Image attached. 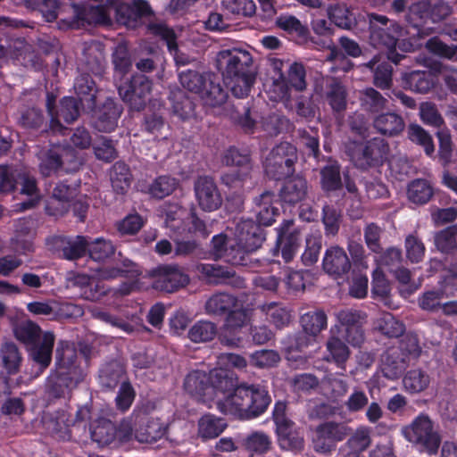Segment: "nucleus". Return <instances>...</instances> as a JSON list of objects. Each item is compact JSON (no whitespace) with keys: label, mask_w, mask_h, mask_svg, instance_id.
<instances>
[{"label":"nucleus","mask_w":457,"mask_h":457,"mask_svg":"<svg viewBox=\"0 0 457 457\" xmlns=\"http://www.w3.org/2000/svg\"><path fill=\"white\" fill-rule=\"evenodd\" d=\"M347 93L345 87L337 80H333L328 87L327 101L331 109L340 112L346 108Z\"/></svg>","instance_id":"obj_56"},{"label":"nucleus","mask_w":457,"mask_h":457,"mask_svg":"<svg viewBox=\"0 0 457 457\" xmlns=\"http://www.w3.org/2000/svg\"><path fill=\"white\" fill-rule=\"evenodd\" d=\"M116 424L107 419H99L91 428V438L104 446L115 440Z\"/></svg>","instance_id":"obj_47"},{"label":"nucleus","mask_w":457,"mask_h":457,"mask_svg":"<svg viewBox=\"0 0 457 457\" xmlns=\"http://www.w3.org/2000/svg\"><path fill=\"white\" fill-rule=\"evenodd\" d=\"M330 22L336 26L350 29L355 25L353 13L345 5L335 4L328 10Z\"/></svg>","instance_id":"obj_58"},{"label":"nucleus","mask_w":457,"mask_h":457,"mask_svg":"<svg viewBox=\"0 0 457 457\" xmlns=\"http://www.w3.org/2000/svg\"><path fill=\"white\" fill-rule=\"evenodd\" d=\"M436 249L443 253H451L457 249V226L451 225L437 231L434 237Z\"/></svg>","instance_id":"obj_51"},{"label":"nucleus","mask_w":457,"mask_h":457,"mask_svg":"<svg viewBox=\"0 0 457 457\" xmlns=\"http://www.w3.org/2000/svg\"><path fill=\"white\" fill-rule=\"evenodd\" d=\"M420 119L423 124L440 129L445 120L436 104L431 102H422L419 108Z\"/></svg>","instance_id":"obj_63"},{"label":"nucleus","mask_w":457,"mask_h":457,"mask_svg":"<svg viewBox=\"0 0 457 457\" xmlns=\"http://www.w3.org/2000/svg\"><path fill=\"white\" fill-rule=\"evenodd\" d=\"M285 180L278 191V202L283 205L295 206L303 202L308 193V182L302 175H290Z\"/></svg>","instance_id":"obj_15"},{"label":"nucleus","mask_w":457,"mask_h":457,"mask_svg":"<svg viewBox=\"0 0 457 457\" xmlns=\"http://www.w3.org/2000/svg\"><path fill=\"white\" fill-rule=\"evenodd\" d=\"M172 111L175 115L185 120L195 114V103L191 97L187 96L184 92L174 94L171 98Z\"/></svg>","instance_id":"obj_59"},{"label":"nucleus","mask_w":457,"mask_h":457,"mask_svg":"<svg viewBox=\"0 0 457 457\" xmlns=\"http://www.w3.org/2000/svg\"><path fill=\"white\" fill-rule=\"evenodd\" d=\"M267 319L277 328H283L290 323L291 311L283 303L271 302L263 306Z\"/></svg>","instance_id":"obj_49"},{"label":"nucleus","mask_w":457,"mask_h":457,"mask_svg":"<svg viewBox=\"0 0 457 457\" xmlns=\"http://www.w3.org/2000/svg\"><path fill=\"white\" fill-rule=\"evenodd\" d=\"M237 239L256 252L266 239L264 228L251 219L241 220L237 225Z\"/></svg>","instance_id":"obj_18"},{"label":"nucleus","mask_w":457,"mask_h":457,"mask_svg":"<svg viewBox=\"0 0 457 457\" xmlns=\"http://www.w3.org/2000/svg\"><path fill=\"white\" fill-rule=\"evenodd\" d=\"M351 352L346 344L336 336H330L326 342V353L324 360L327 362L334 363L342 370H346V361Z\"/></svg>","instance_id":"obj_29"},{"label":"nucleus","mask_w":457,"mask_h":457,"mask_svg":"<svg viewBox=\"0 0 457 457\" xmlns=\"http://www.w3.org/2000/svg\"><path fill=\"white\" fill-rule=\"evenodd\" d=\"M153 82L145 74L137 73L118 87V92L124 103L133 111L143 110L152 90Z\"/></svg>","instance_id":"obj_8"},{"label":"nucleus","mask_w":457,"mask_h":457,"mask_svg":"<svg viewBox=\"0 0 457 457\" xmlns=\"http://www.w3.org/2000/svg\"><path fill=\"white\" fill-rule=\"evenodd\" d=\"M210 383L212 387V395L220 392L224 397L235 394L236 388L239 386L237 376L225 369H214L210 371Z\"/></svg>","instance_id":"obj_26"},{"label":"nucleus","mask_w":457,"mask_h":457,"mask_svg":"<svg viewBox=\"0 0 457 457\" xmlns=\"http://www.w3.org/2000/svg\"><path fill=\"white\" fill-rule=\"evenodd\" d=\"M122 15L126 22H136L138 20L154 15V11L146 0H133L131 4L126 5Z\"/></svg>","instance_id":"obj_62"},{"label":"nucleus","mask_w":457,"mask_h":457,"mask_svg":"<svg viewBox=\"0 0 457 457\" xmlns=\"http://www.w3.org/2000/svg\"><path fill=\"white\" fill-rule=\"evenodd\" d=\"M237 443L245 450L258 454L267 453L271 447L270 437L262 431H253L245 436H239Z\"/></svg>","instance_id":"obj_42"},{"label":"nucleus","mask_w":457,"mask_h":457,"mask_svg":"<svg viewBox=\"0 0 457 457\" xmlns=\"http://www.w3.org/2000/svg\"><path fill=\"white\" fill-rule=\"evenodd\" d=\"M300 323L307 335L315 337L327 328L328 317L323 310L315 309L303 314Z\"/></svg>","instance_id":"obj_40"},{"label":"nucleus","mask_w":457,"mask_h":457,"mask_svg":"<svg viewBox=\"0 0 457 457\" xmlns=\"http://www.w3.org/2000/svg\"><path fill=\"white\" fill-rule=\"evenodd\" d=\"M196 271L209 284L234 285L239 278L233 270L215 263H199Z\"/></svg>","instance_id":"obj_23"},{"label":"nucleus","mask_w":457,"mask_h":457,"mask_svg":"<svg viewBox=\"0 0 457 457\" xmlns=\"http://www.w3.org/2000/svg\"><path fill=\"white\" fill-rule=\"evenodd\" d=\"M110 179L113 191L118 195H125L132 182L129 166L122 161L116 162L111 168Z\"/></svg>","instance_id":"obj_36"},{"label":"nucleus","mask_w":457,"mask_h":457,"mask_svg":"<svg viewBox=\"0 0 457 457\" xmlns=\"http://www.w3.org/2000/svg\"><path fill=\"white\" fill-rule=\"evenodd\" d=\"M231 119L235 124L240 126L246 133L253 132L256 125V120L251 115L249 102L244 105L233 104Z\"/></svg>","instance_id":"obj_60"},{"label":"nucleus","mask_w":457,"mask_h":457,"mask_svg":"<svg viewBox=\"0 0 457 457\" xmlns=\"http://www.w3.org/2000/svg\"><path fill=\"white\" fill-rule=\"evenodd\" d=\"M275 196L273 192L265 191L254 199L257 206V221L255 222L262 227L271 226L276 221V218L280 214L279 206L282 204L274 199Z\"/></svg>","instance_id":"obj_20"},{"label":"nucleus","mask_w":457,"mask_h":457,"mask_svg":"<svg viewBox=\"0 0 457 457\" xmlns=\"http://www.w3.org/2000/svg\"><path fill=\"white\" fill-rule=\"evenodd\" d=\"M390 152L389 144L381 137L358 143L350 154L351 160L361 170L382 166Z\"/></svg>","instance_id":"obj_7"},{"label":"nucleus","mask_w":457,"mask_h":457,"mask_svg":"<svg viewBox=\"0 0 457 457\" xmlns=\"http://www.w3.org/2000/svg\"><path fill=\"white\" fill-rule=\"evenodd\" d=\"M347 436V427L342 423L327 421L317 426L314 450L317 453H327L335 450L337 443L343 441Z\"/></svg>","instance_id":"obj_11"},{"label":"nucleus","mask_w":457,"mask_h":457,"mask_svg":"<svg viewBox=\"0 0 457 457\" xmlns=\"http://www.w3.org/2000/svg\"><path fill=\"white\" fill-rule=\"evenodd\" d=\"M54 344V334L47 332L43 336L42 342L36 345L32 351L33 360L39 365L41 373L49 367L52 361Z\"/></svg>","instance_id":"obj_45"},{"label":"nucleus","mask_w":457,"mask_h":457,"mask_svg":"<svg viewBox=\"0 0 457 457\" xmlns=\"http://www.w3.org/2000/svg\"><path fill=\"white\" fill-rule=\"evenodd\" d=\"M165 223L167 228L180 235L186 231V228H181V225L187 227L188 234H199L203 237H207L210 234L204 220H201L195 212H190L187 224L183 220L176 219L170 214H167Z\"/></svg>","instance_id":"obj_28"},{"label":"nucleus","mask_w":457,"mask_h":457,"mask_svg":"<svg viewBox=\"0 0 457 457\" xmlns=\"http://www.w3.org/2000/svg\"><path fill=\"white\" fill-rule=\"evenodd\" d=\"M167 432V426L158 418H140L136 429L135 436L140 443H154L162 438Z\"/></svg>","instance_id":"obj_25"},{"label":"nucleus","mask_w":457,"mask_h":457,"mask_svg":"<svg viewBox=\"0 0 457 457\" xmlns=\"http://www.w3.org/2000/svg\"><path fill=\"white\" fill-rule=\"evenodd\" d=\"M253 64V56L246 50L234 47L218 53L216 67L235 97L244 98L249 95L256 79Z\"/></svg>","instance_id":"obj_4"},{"label":"nucleus","mask_w":457,"mask_h":457,"mask_svg":"<svg viewBox=\"0 0 457 457\" xmlns=\"http://www.w3.org/2000/svg\"><path fill=\"white\" fill-rule=\"evenodd\" d=\"M149 274L154 278V287L168 293L185 287L190 280L188 275L175 264L159 265L152 269Z\"/></svg>","instance_id":"obj_9"},{"label":"nucleus","mask_w":457,"mask_h":457,"mask_svg":"<svg viewBox=\"0 0 457 457\" xmlns=\"http://www.w3.org/2000/svg\"><path fill=\"white\" fill-rule=\"evenodd\" d=\"M433 195V187L427 179H416L408 185L407 197L411 203L417 205L428 204Z\"/></svg>","instance_id":"obj_43"},{"label":"nucleus","mask_w":457,"mask_h":457,"mask_svg":"<svg viewBox=\"0 0 457 457\" xmlns=\"http://www.w3.org/2000/svg\"><path fill=\"white\" fill-rule=\"evenodd\" d=\"M0 359L3 368L9 375H15L20 371L22 357L14 343L6 342L2 345Z\"/></svg>","instance_id":"obj_44"},{"label":"nucleus","mask_w":457,"mask_h":457,"mask_svg":"<svg viewBox=\"0 0 457 457\" xmlns=\"http://www.w3.org/2000/svg\"><path fill=\"white\" fill-rule=\"evenodd\" d=\"M370 39L376 47L386 49L387 59L395 64L405 58L403 53L414 52L422 46L418 37H411V30L400 23L390 21L386 15L368 13Z\"/></svg>","instance_id":"obj_1"},{"label":"nucleus","mask_w":457,"mask_h":457,"mask_svg":"<svg viewBox=\"0 0 457 457\" xmlns=\"http://www.w3.org/2000/svg\"><path fill=\"white\" fill-rule=\"evenodd\" d=\"M438 286L445 297L454 295L457 291V263L451 264L444 270L439 278Z\"/></svg>","instance_id":"obj_64"},{"label":"nucleus","mask_w":457,"mask_h":457,"mask_svg":"<svg viewBox=\"0 0 457 457\" xmlns=\"http://www.w3.org/2000/svg\"><path fill=\"white\" fill-rule=\"evenodd\" d=\"M184 389L192 397L205 402L212 397V387L210 383V372L193 370L184 379Z\"/></svg>","instance_id":"obj_19"},{"label":"nucleus","mask_w":457,"mask_h":457,"mask_svg":"<svg viewBox=\"0 0 457 457\" xmlns=\"http://www.w3.org/2000/svg\"><path fill=\"white\" fill-rule=\"evenodd\" d=\"M409 360L397 349L389 348L382 359V371L389 379H397L407 368Z\"/></svg>","instance_id":"obj_35"},{"label":"nucleus","mask_w":457,"mask_h":457,"mask_svg":"<svg viewBox=\"0 0 457 457\" xmlns=\"http://www.w3.org/2000/svg\"><path fill=\"white\" fill-rule=\"evenodd\" d=\"M207 72L200 73L194 70L182 71L179 74L181 86L190 92L200 94L207 81Z\"/></svg>","instance_id":"obj_57"},{"label":"nucleus","mask_w":457,"mask_h":457,"mask_svg":"<svg viewBox=\"0 0 457 457\" xmlns=\"http://www.w3.org/2000/svg\"><path fill=\"white\" fill-rule=\"evenodd\" d=\"M114 253L115 247L110 240L96 238L92 243L88 242L87 253L93 261L104 262Z\"/></svg>","instance_id":"obj_61"},{"label":"nucleus","mask_w":457,"mask_h":457,"mask_svg":"<svg viewBox=\"0 0 457 457\" xmlns=\"http://www.w3.org/2000/svg\"><path fill=\"white\" fill-rule=\"evenodd\" d=\"M91 110L92 125L96 130L104 133L115 130L122 112V107L119 104L112 98H107L102 105Z\"/></svg>","instance_id":"obj_13"},{"label":"nucleus","mask_w":457,"mask_h":457,"mask_svg":"<svg viewBox=\"0 0 457 457\" xmlns=\"http://www.w3.org/2000/svg\"><path fill=\"white\" fill-rule=\"evenodd\" d=\"M293 227V220H284L276 228V248L281 250V256L286 263L293 261L300 245V231Z\"/></svg>","instance_id":"obj_14"},{"label":"nucleus","mask_w":457,"mask_h":457,"mask_svg":"<svg viewBox=\"0 0 457 457\" xmlns=\"http://www.w3.org/2000/svg\"><path fill=\"white\" fill-rule=\"evenodd\" d=\"M372 127L378 134L386 137H396L405 129L406 124L403 117L394 111H384L375 115Z\"/></svg>","instance_id":"obj_17"},{"label":"nucleus","mask_w":457,"mask_h":457,"mask_svg":"<svg viewBox=\"0 0 457 457\" xmlns=\"http://www.w3.org/2000/svg\"><path fill=\"white\" fill-rule=\"evenodd\" d=\"M62 146H54L42 154L39 163L40 173L44 177H49L62 168L64 158L71 153Z\"/></svg>","instance_id":"obj_34"},{"label":"nucleus","mask_w":457,"mask_h":457,"mask_svg":"<svg viewBox=\"0 0 457 457\" xmlns=\"http://www.w3.org/2000/svg\"><path fill=\"white\" fill-rule=\"evenodd\" d=\"M403 435L411 443L429 454L437 453L441 437L434 429V424L428 414H419L410 425L403 428Z\"/></svg>","instance_id":"obj_6"},{"label":"nucleus","mask_w":457,"mask_h":457,"mask_svg":"<svg viewBox=\"0 0 457 457\" xmlns=\"http://www.w3.org/2000/svg\"><path fill=\"white\" fill-rule=\"evenodd\" d=\"M88 241L84 236H77L74 239L69 238L62 247V256L65 260L75 261L86 255Z\"/></svg>","instance_id":"obj_55"},{"label":"nucleus","mask_w":457,"mask_h":457,"mask_svg":"<svg viewBox=\"0 0 457 457\" xmlns=\"http://www.w3.org/2000/svg\"><path fill=\"white\" fill-rule=\"evenodd\" d=\"M238 299L227 293L212 295L205 303V311L208 314L216 316L226 315L232 308L237 307Z\"/></svg>","instance_id":"obj_39"},{"label":"nucleus","mask_w":457,"mask_h":457,"mask_svg":"<svg viewBox=\"0 0 457 457\" xmlns=\"http://www.w3.org/2000/svg\"><path fill=\"white\" fill-rule=\"evenodd\" d=\"M430 383L428 374L421 369H412L403 378V387L410 394H418L428 388Z\"/></svg>","instance_id":"obj_48"},{"label":"nucleus","mask_w":457,"mask_h":457,"mask_svg":"<svg viewBox=\"0 0 457 457\" xmlns=\"http://www.w3.org/2000/svg\"><path fill=\"white\" fill-rule=\"evenodd\" d=\"M221 162L226 166L236 167V170L251 174L253 170L251 154L246 149L230 146L224 152Z\"/></svg>","instance_id":"obj_37"},{"label":"nucleus","mask_w":457,"mask_h":457,"mask_svg":"<svg viewBox=\"0 0 457 457\" xmlns=\"http://www.w3.org/2000/svg\"><path fill=\"white\" fill-rule=\"evenodd\" d=\"M225 326L227 331L220 335V340L222 345L228 346H238L241 339L232 335L237 328L244 327L248 320L247 311L243 309L242 304L237 302V307L232 308L226 314Z\"/></svg>","instance_id":"obj_21"},{"label":"nucleus","mask_w":457,"mask_h":457,"mask_svg":"<svg viewBox=\"0 0 457 457\" xmlns=\"http://www.w3.org/2000/svg\"><path fill=\"white\" fill-rule=\"evenodd\" d=\"M19 180V186H21V194L32 197L31 199L24 201L21 204V208L22 210H29L38 203L39 191L37 188V180L33 176H30L29 173L23 170L21 171V179Z\"/></svg>","instance_id":"obj_50"},{"label":"nucleus","mask_w":457,"mask_h":457,"mask_svg":"<svg viewBox=\"0 0 457 457\" xmlns=\"http://www.w3.org/2000/svg\"><path fill=\"white\" fill-rule=\"evenodd\" d=\"M207 81L200 92L205 104L216 107L223 104L228 98V92L223 87L220 79L214 73L207 72Z\"/></svg>","instance_id":"obj_27"},{"label":"nucleus","mask_w":457,"mask_h":457,"mask_svg":"<svg viewBox=\"0 0 457 457\" xmlns=\"http://www.w3.org/2000/svg\"><path fill=\"white\" fill-rule=\"evenodd\" d=\"M320 188L326 195L343 188V175L338 162L333 161L324 165L320 170Z\"/></svg>","instance_id":"obj_31"},{"label":"nucleus","mask_w":457,"mask_h":457,"mask_svg":"<svg viewBox=\"0 0 457 457\" xmlns=\"http://www.w3.org/2000/svg\"><path fill=\"white\" fill-rule=\"evenodd\" d=\"M21 170L10 165H0V194L8 195L18 189Z\"/></svg>","instance_id":"obj_54"},{"label":"nucleus","mask_w":457,"mask_h":457,"mask_svg":"<svg viewBox=\"0 0 457 457\" xmlns=\"http://www.w3.org/2000/svg\"><path fill=\"white\" fill-rule=\"evenodd\" d=\"M402 82L405 89L425 94L435 86V77L429 71H411L403 74Z\"/></svg>","instance_id":"obj_32"},{"label":"nucleus","mask_w":457,"mask_h":457,"mask_svg":"<svg viewBox=\"0 0 457 457\" xmlns=\"http://www.w3.org/2000/svg\"><path fill=\"white\" fill-rule=\"evenodd\" d=\"M254 252L241 244L236 239L235 244L228 246L223 253V259L226 262L233 266H245L250 268L257 267L258 260H253L252 255Z\"/></svg>","instance_id":"obj_33"},{"label":"nucleus","mask_w":457,"mask_h":457,"mask_svg":"<svg viewBox=\"0 0 457 457\" xmlns=\"http://www.w3.org/2000/svg\"><path fill=\"white\" fill-rule=\"evenodd\" d=\"M276 434L281 449L287 451H301L303 449V433L293 420H288L276 427Z\"/></svg>","instance_id":"obj_24"},{"label":"nucleus","mask_w":457,"mask_h":457,"mask_svg":"<svg viewBox=\"0 0 457 457\" xmlns=\"http://www.w3.org/2000/svg\"><path fill=\"white\" fill-rule=\"evenodd\" d=\"M407 137L413 144L423 148L427 156L431 157L435 153V144L432 136L420 125L411 123L407 128Z\"/></svg>","instance_id":"obj_46"},{"label":"nucleus","mask_w":457,"mask_h":457,"mask_svg":"<svg viewBox=\"0 0 457 457\" xmlns=\"http://www.w3.org/2000/svg\"><path fill=\"white\" fill-rule=\"evenodd\" d=\"M227 426L222 418L207 413L203 415L198 421V435L203 440L213 439L218 437Z\"/></svg>","instance_id":"obj_41"},{"label":"nucleus","mask_w":457,"mask_h":457,"mask_svg":"<svg viewBox=\"0 0 457 457\" xmlns=\"http://www.w3.org/2000/svg\"><path fill=\"white\" fill-rule=\"evenodd\" d=\"M361 109L370 114L378 115L386 109L388 100L373 87H366L360 92Z\"/></svg>","instance_id":"obj_38"},{"label":"nucleus","mask_w":457,"mask_h":457,"mask_svg":"<svg viewBox=\"0 0 457 457\" xmlns=\"http://www.w3.org/2000/svg\"><path fill=\"white\" fill-rule=\"evenodd\" d=\"M268 386L263 383L240 382L236 392L219 400L217 410L241 420H250L264 414L271 403Z\"/></svg>","instance_id":"obj_3"},{"label":"nucleus","mask_w":457,"mask_h":457,"mask_svg":"<svg viewBox=\"0 0 457 457\" xmlns=\"http://www.w3.org/2000/svg\"><path fill=\"white\" fill-rule=\"evenodd\" d=\"M322 267L324 271L335 278L347 275L352 268V262L345 251L338 246H330L325 252Z\"/></svg>","instance_id":"obj_16"},{"label":"nucleus","mask_w":457,"mask_h":457,"mask_svg":"<svg viewBox=\"0 0 457 457\" xmlns=\"http://www.w3.org/2000/svg\"><path fill=\"white\" fill-rule=\"evenodd\" d=\"M126 368L118 360H111L101 365L98 383L103 390H114L122 381H127Z\"/></svg>","instance_id":"obj_22"},{"label":"nucleus","mask_w":457,"mask_h":457,"mask_svg":"<svg viewBox=\"0 0 457 457\" xmlns=\"http://www.w3.org/2000/svg\"><path fill=\"white\" fill-rule=\"evenodd\" d=\"M194 190L199 207L205 212L218 210L222 204V195L214 179L199 176L194 184Z\"/></svg>","instance_id":"obj_12"},{"label":"nucleus","mask_w":457,"mask_h":457,"mask_svg":"<svg viewBox=\"0 0 457 457\" xmlns=\"http://www.w3.org/2000/svg\"><path fill=\"white\" fill-rule=\"evenodd\" d=\"M296 161V147L289 142H281L266 157L264 172L270 179L280 180L293 175Z\"/></svg>","instance_id":"obj_5"},{"label":"nucleus","mask_w":457,"mask_h":457,"mask_svg":"<svg viewBox=\"0 0 457 457\" xmlns=\"http://www.w3.org/2000/svg\"><path fill=\"white\" fill-rule=\"evenodd\" d=\"M178 185L179 181L177 179L169 175H162L157 177L149 185L148 193L154 198L162 199L171 195Z\"/></svg>","instance_id":"obj_53"},{"label":"nucleus","mask_w":457,"mask_h":457,"mask_svg":"<svg viewBox=\"0 0 457 457\" xmlns=\"http://www.w3.org/2000/svg\"><path fill=\"white\" fill-rule=\"evenodd\" d=\"M74 90L81 105L87 109L96 107L98 90L95 80L88 73H82L76 78Z\"/></svg>","instance_id":"obj_30"},{"label":"nucleus","mask_w":457,"mask_h":457,"mask_svg":"<svg viewBox=\"0 0 457 457\" xmlns=\"http://www.w3.org/2000/svg\"><path fill=\"white\" fill-rule=\"evenodd\" d=\"M408 26L406 27L411 30V37H418L419 42L434 34L436 29L434 27L427 26L430 21L429 16V1L421 0L413 3L408 10L406 15Z\"/></svg>","instance_id":"obj_10"},{"label":"nucleus","mask_w":457,"mask_h":457,"mask_svg":"<svg viewBox=\"0 0 457 457\" xmlns=\"http://www.w3.org/2000/svg\"><path fill=\"white\" fill-rule=\"evenodd\" d=\"M217 334V326L211 321L198 320L188 330L187 337L194 343L212 341Z\"/></svg>","instance_id":"obj_52"},{"label":"nucleus","mask_w":457,"mask_h":457,"mask_svg":"<svg viewBox=\"0 0 457 457\" xmlns=\"http://www.w3.org/2000/svg\"><path fill=\"white\" fill-rule=\"evenodd\" d=\"M84 377L76 348L69 343L62 344L55 350L54 368L46 379L45 392L50 399H70Z\"/></svg>","instance_id":"obj_2"}]
</instances>
